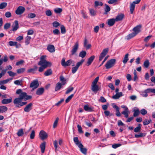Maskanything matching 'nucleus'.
<instances>
[{
	"mask_svg": "<svg viewBox=\"0 0 155 155\" xmlns=\"http://www.w3.org/2000/svg\"><path fill=\"white\" fill-rule=\"evenodd\" d=\"M46 57V55L41 56L40 58V61L38 63L39 65L41 66L38 69V71L40 72H42L48 67H50L52 65L51 62L47 61L45 60Z\"/></svg>",
	"mask_w": 155,
	"mask_h": 155,
	"instance_id": "nucleus-1",
	"label": "nucleus"
},
{
	"mask_svg": "<svg viewBox=\"0 0 155 155\" xmlns=\"http://www.w3.org/2000/svg\"><path fill=\"white\" fill-rule=\"evenodd\" d=\"M98 80L99 77H97L92 83L91 89L93 92H97L99 90V86L97 84Z\"/></svg>",
	"mask_w": 155,
	"mask_h": 155,
	"instance_id": "nucleus-2",
	"label": "nucleus"
},
{
	"mask_svg": "<svg viewBox=\"0 0 155 155\" xmlns=\"http://www.w3.org/2000/svg\"><path fill=\"white\" fill-rule=\"evenodd\" d=\"M116 60L114 59H110L107 61L105 65V67L107 69H108L112 67L115 64Z\"/></svg>",
	"mask_w": 155,
	"mask_h": 155,
	"instance_id": "nucleus-3",
	"label": "nucleus"
},
{
	"mask_svg": "<svg viewBox=\"0 0 155 155\" xmlns=\"http://www.w3.org/2000/svg\"><path fill=\"white\" fill-rule=\"evenodd\" d=\"M19 97L21 100L24 99L26 101L31 99L32 98V96L30 95H27V93L25 92H22L19 95Z\"/></svg>",
	"mask_w": 155,
	"mask_h": 155,
	"instance_id": "nucleus-4",
	"label": "nucleus"
},
{
	"mask_svg": "<svg viewBox=\"0 0 155 155\" xmlns=\"http://www.w3.org/2000/svg\"><path fill=\"white\" fill-rule=\"evenodd\" d=\"M140 0H136L131 3L130 6V11L131 14L133 13L135 7V4H138L140 2Z\"/></svg>",
	"mask_w": 155,
	"mask_h": 155,
	"instance_id": "nucleus-5",
	"label": "nucleus"
},
{
	"mask_svg": "<svg viewBox=\"0 0 155 155\" xmlns=\"http://www.w3.org/2000/svg\"><path fill=\"white\" fill-rule=\"evenodd\" d=\"M73 61L71 60H68L66 62L65 61V59L63 58L62 59L61 61V64L64 67L67 66H69L71 64Z\"/></svg>",
	"mask_w": 155,
	"mask_h": 155,
	"instance_id": "nucleus-6",
	"label": "nucleus"
},
{
	"mask_svg": "<svg viewBox=\"0 0 155 155\" xmlns=\"http://www.w3.org/2000/svg\"><path fill=\"white\" fill-rule=\"evenodd\" d=\"M108 50L109 49L108 48H106L103 50L99 56V60L100 61H101L103 59V58L107 53Z\"/></svg>",
	"mask_w": 155,
	"mask_h": 155,
	"instance_id": "nucleus-7",
	"label": "nucleus"
},
{
	"mask_svg": "<svg viewBox=\"0 0 155 155\" xmlns=\"http://www.w3.org/2000/svg\"><path fill=\"white\" fill-rule=\"evenodd\" d=\"M25 8L21 6H19L15 11V13L18 15H20L24 13L25 11Z\"/></svg>",
	"mask_w": 155,
	"mask_h": 155,
	"instance_id": "nucleus-8",
	"label": "nucleus"
},
{
	"mask_svg": "<svg viewBox=\"0 0 155 155\" xmlns=\"http://www.w3.org/2000/svg\"><path fill=\"white\" fill-rule=\"evenodd\" d=\"M39 86V83L37 80L33 81L30 84V87L33 89L37 88Z\"/></svg>",
	"mask_w": 155,
	"mask_h": 155,
	"instance_id": "nucleus-9",
	"label": "nucleus"
},
{
	"mask_svg": "<svg viewBox=\"0 0 155 155\" xmlns=\"http://www.w3.org/2000/svg\"><path fill=\"white\" fill-rule=\"evenodd\" d=\"M79 47V44L78 42H76L75 45L73 46L72 49L71 51V54L72 55H73L75 54V53L77 51Z\"/></svg>",
	"mask_w": 155,
	"mask_h": 155,
	"instance_id": "nucleus-10",
	"label": "nucleus"
},
{
	"mask_svg": "<svg viewBox=\"0 0 155 155\" xmlns=\"http://www.w3.org/2000/svg\"><path fill=\"white\" fill-rule=\"evenodd\" d=\"M39 135L40 138L42 140H44L48 137L47 134L43 130L41 131Z\"/></svg>",
	"mask_w": 155,
	"mask_h": 155,
	"instance_id": "nucleus-11",
	"label": "nucleus"
},
{
	"mask_svg": "<svg viewBox=\"0 0 155 155\" xmlns=\"http://www.w3.org/2000/svg\"><path fill=\"white\" fill-rule=\"evenodd\" d=\"M32 103H31L27 105L24 109V110L25 112H30L32 108Z\"/></svg>",
	"mask_w": 155,
	"mask_h": 155,
	"instance_id": "nucleus-12",
	"label": "nucleus"
},
{
	"mask_svg": "<svg viewBox=\"0 0 155 155\" xmlns=\"http://www.w3.org/2000/svg\"><path fill=\"white\" fill-rule=\"evenodd\" d=\"M78 147L80 148V151L84 154L86 155L87 153V149L86 148L84 147V146L82 143H80L78 145Z\"/></svg>",
	"mask_w": 155,
	"mask_h": 155,
	"instance_id": "nucleus-13",
	"label": "nucleus"
},
{
	"mask_svg": "<svg viewBox=\"0 0 155 155\" xmlns=\"http://www.w3.org/2000/svg\"><path fill=\"white\" fill-rule=\"evenodd\" d=\"M141 28V25H138L133 28V30L134 31V32L136 35L140 32Z\"/></svg>",
	"mask_w": 155,
	"mask_h": 155,
	"instance_id": "nucleus-14",
	"label": "nucleus"
},
{
	"mask_svg": "<svg viewBox=\"0 0 155 155\" xmlns=\"http://www.w3.org/2000/svg\"><path fill=\"white\" fill-rule=\"evenodd\" d=\"M12 98L10 97L8 99H4L1 101V103L3 104H7L11 103L12 101Z\"/></svg>",
	"mask_w": 155,
	"mask_h": 155,
	"instance_id": "nucleus-15",
	"label": "nucleus"
},
{
	"mask_svg": "<svg viewBox=\"0 0 155 155\" xmlns=\"http://www.w3.org/2000/svg\"><path fill=\"white\" fill-rule=\"evenodd\" d=\"M12 30L13 31H16L19 28V25H18V21L16 20L15 21L14 23L13 24V25L12 26Z\"/></svg>",
	"mask_w": 155,
	"mask_h": 155,
	"instance_id": "nucleus-16",
	"label": "nucleus"
},
{
	"mask_svg": "<svg viewBox=\"0 0 155 155\" xmlns=\"http://www.w3.org/2000/svg\"><path fill=\"white\" fill-rule=\"evenodd\" d=\"M116 20L115 18H111L107 20V24L110 26H113L115 23Z\"/></svg>",
	"mask_w": 155,
	"mask_h": 155,
	"instance_id": "nucleus-17",
	"label": "nucleus"
},
{
	"mask_svg": "<svg viewBox=\"0 0 155 155\" xmlns=\"http://www.w3.org/2000/svg\"><path fill=\"white\" fill-rule=\"evenodd\" d=\"M123 96V93L122 92L117 93L116 94L113 95L112 97V98L114 99H119L120 97Z\"/></svg>",
	"mask_w": 155,
	"mask_h": 155,
	"instance_id": "nucleus-18",
	"label": "nucleus"
},
{
	"mask_svg": "<svg viewBox=\"0 0 155 155\" xmlns=\"http://www.w3.org/2000/svg\"><path fill=\"white\" fill-rule=\"evenodd\" d=\"M44 91V88L43 87H40L38 89L36 92V94L37 95H41L43 94Z\"/></svg>",
	"mask_w": 155,
	"mask_h": 155,
	"instance_id": "nucleus-19",
	"label": "nucleus"
},
{
	"mask_svg": "<svg viewBox=\"0 0 155 155\" xmlns=\"http://www.w3.org/2000/svg\"><path fill=\"white\" fill-rule=\"evenodd\" d=\"M47 50L50 52H54L55 51V49L54 46L53 45H48L47 47Z\"/></svg>",
	"mask_w": 155,
	"mask_h": 155,
	"instance_id": "nucleus-20",
	"label": "nucleus"
},
{
	"mask_svg": "<svg viewBox=\"0 0 155 155\" xmlns=\"http://www.w3.org/2000/svg\"><path fill=\"white\" fill-rule=\"evenodd\" d=\"M113 107L116 109V115L117 117H120L121 114L120 112L119 108L116 105L113 106Z\"/></svg>",
	"mask_w": 155,
	"mask_h": 155,
	"instance_id": "nucleus-21",
	"label": "nucleus"
},
{
	"mask_svg": "<svg viewBox=\"0 0 155 155\" xmlns=\"http://www.w3.org/2000/svg\"><path fill=\"white\" fill-rule=\"evenodd\" d=\"M124 17V14H121L117 15L115 19L116 21H117L122 20Z\"/></svg>",
	"mask_w": 155,
	"mask_h": 155,
	"instance_id": "nucleus-22",
	"label": "nucleus"
},
{
	"mask_svg": "<svg viewBox=\"0 0 155 155\" xmlns=\"http://www.w3.org/2000/svg\"><path fill=\"white\" fill-rule=\"evenodd\" d=\"M95 57L94 55H92L88 59L87 61V66H88L91 64L94 60V59Z\"/></svg>",
	"mask_w": 155,
	"mask_h": 155,
	"instance_id": "nucleus-23",
	"label": "nucleus"
},
{
	"mask_svg": "<svg viewBox=\"0 0 155 155\" xmlns=\"http://www.w3.org/2000/svg\"><path fill=\"white\" fill-rule=\"evenodd\" d=\"M134 112L133 114V116L134 117H136L139 115L140 114V111L138 108L136 107L135 109L133 110Z\"/></svg>",
	"mask_w": 155,
	"mask_h": 155,
	"instance_id": "nucleus-24",
	"label": "nucleus"
},
{
	"mask_svg": "<svg viewBox=\"0 0 155 155\" xmlns=\"http://www.w3.org/2000/svg\"><path fill=\"white\" fill-rule=\"evenodd\" d=\"M21 101L22 100L18 97L16 98L13 101V103L15 104H17V106L19 107V105Z\"/></svg>",
	"mask_w": 155,
	"mask_h": 155,
	"instance_id": "nucleus-25",
	"label": "nucleus"
},
{
	"mask_svg": "<svg viewBox=\"0 0 155 155\" xmlns=\"http://www.w3.org/2000/svg\"><path fill=\"white\" fill-rule=\"evenodd\" d=\"M46 143L45 142H44L40 145V147L41 149V152L42 153H43L45 150V148Z\"/></svg>",
	"mask_w": 155,
	"mask_h": 155,
	"instance_id": "nucleus-26",
	"label": "nucleus"
},
{
	"mask_svg": "<svg viewBox=\"0 0 155 155\" xmlns=\"http://www.w3.org/2000/svg\"><path fill=\"white\" fill-rule=\"evenodd\" d=\"M8 110V108L4 106H0V113H3L6 111Z\"/></svg>",
	"mask_w": 155,
	"mask_h": 155,
	"instance_id": "nucleus-27",
	"label": "nucleus"
},
{
	"mask_svg": "<svg viewBox=\"0 0 155 155\" xmlns=\"http://www.w3.org/2000/svg\"><path fill=\"white\" fill-rule=\"evenodd\" d=\"M105 8L104 9V14L105 15H107V12H109L110 10V7L107 5L105 4L104 5Z\"/></svg>",
	"mask_w": 155,
	"mask_h": 155,
	"instance_id": "nucleus-28",
	"label": "nucleus"
},
{
	"mask_svg": "<svg viewBox=\"0 0 155 155\" xmlns=\"http://www.w3.org/2000/svg\"><path fill=\"white\" fill-rule=\"evenodd\" d=\"M60 81L61 82V84L63 85L65 84L66 83V79L64 78L63 76L62 75H61L60 77Z\"/></svg>",
	"mask_w": 155,
	"mask_h": 155,
	"instance_id": "nucleus-29",
	"label": "nucleus"
},
{
	"mask_svg": "<svg viewBox=\"0 0 155 155\" xmlns=\"http://www.w3.org/2000/svg\"><path fill=\"white\" fill-rule=\"evenodd\" d=\"M129 55V54L128 53L126 54L125 55V56L124 57V58H123V59L122 61V62L124 64H126L127 63V61H128V60H129V58H128Z\"/></svg>",
	"mask_w": 155,
	"mask_h": 155,
	"instance_id": "nucleus-30",
	"label": "nucleus"
},
{
	"mask_svg": "<svg viewBox=\"0 0 155 155\" xmlns=\"http://www.w3.org/2000/svg\"><path fill=\"white\" fill-rule=\"evenodd\" d=\"M62 84L60 82L58 83L56 85L55 91H57L59 90L62 86Z\"/></svg>",
	"mask_w": 155,
	"mask_h": 155,
	"instance_id": "nucleus-31",
	"label": "nucleus"
},
{
	"mask_svg": "<svg viewBox=\"0 0 155 155\" xmlns=\"http://www.w3.org/2000/svg\"><path fill=\"white\" fill-rule=\"evenodd\" d=\"M146 135L145 133H140L138 134H135L134 135V137L135 138H139L143 137H145Z\"/></svg>",
	"mask_w": 155,
	"mask_h": 155,
	"instance_id": "nucleus-32",
	"label": "nucleus"
},
{
	"mask_svg": "<svg viewBox=\"0 0 155 155\" xmlns=\"http://www.w3.org/2000/svg\"><path fill=\"white\" fill-rule=\"evenodd\" d=\"M12 78L8 79L6 80L0 81V85L7 83L10 80L12 79Z\"/></svg>",
	"mask_w": 155,
	"mask_h": 155,
	"instance_id": "nucleus-33",
	"label": "nucleus"
},
{
	"mask_svg": "<svg viewBox=\"0 0 155 155\" xmlns=\"http://www.w3.org/2000/svg\"><path fill=\"white\" fill-rule=\"evenodd\" d=\"M141 129V124H139L138 126L134 128V131L135 133H137L140 131Z\"/></svg>",
	"mask_w": 155,
	"mask_h": 155,
	"instance_id": "nucleus-34",
	"label": "nucleus"
},
{
	"mask_svg": "<svg viewBox=\"0 0 155 155\" xmlns=\"http://www.w3.org/2000/svg\"><path fill=\"white\" fill-rule=\"evenodd\" d=\"M52 72L51 70V69H49L45 72L44 74L45 76H48L51 75Z\"/></svg>",
	"mask_w": 155,
	"mask_h": 155,
	"instance_id": "nucleus-35",
	"label": "nucleus"
},
{
	"mask_svg": "<svg viewBox=\"0 0 155 155\" xmlns=\"http://www.w3.org/2000/svg\"><path fill=\"white\" fill-rule=\"evenodd\" d=\"M129 110H124L123 111L122 113L121 114H124V117L126 118H127L129 116Z\"/></svg>",
	"mask_w": 155,
	"mask_h": 155,
	"instance_id": "nucleus-36",
	"label": "nucleus"
},
{
	"mask_svg": "<svg viewBox=\"0 0 155 155\" xmlns=\"http://www.w3.org/2000/svg\"><path fill=\"white\" fill-rule=\"evenodd\" d=\"M84 109L86 111L91 112L93 111V109L92 108L86 105L84 106Z\"/></svg>",
	"mask_w": 155,
	"mask_h": 155,
	"instance_id": "nucleus-37",
	"label": "nucleus"
},
{
	"mask_svg": "<svg viewBox=\"0 0 155 155\" xmlns=\"http://www.w3.org/2000/svg\"><path fill=\"white\" fill-rule=\"evenodd\" d=\"M86 54V52L85 51H81L79 54V56L81 57L82 58H84Z\"/></svg>",
	"mask_w": 155,
	"mask_h": 155,
	"instance_id": "nucleus-38",
	"label": "nucleus"
},
{
	"mask_svg": "<svg viewBox=\"0 0 155 155\" xmlns=\"http://www.w3.org/2000/svg\"><path fill=\"white\" fill-rule=\"evenodd\" d=\"M103 5V3L101 2L96 1L94 2V6L95 7L98 6H102Z\"/></svg>",
	"mask_w": 155,
	"mask_h": 155,
	"instance_id": "nucleus-39",
	"label": "nucleus"
},
{
	"mask_svg": "<svg viewBox=\"0 0 155 155\" xmlns=\"http://www.w3.org/2000/svg\"><path fill=\"white\" fill-rule=\"evenodd\" d=\"M24 131L22 129H19L17 133V134L18 136H22L24 134Z\"/></svg>",
	"mask_w": 155,
	"mask_h": 155,
	"instance_id": "nucleus-40",
	"label": "nucleus"
},
{
	"mask_svg": "<svg viewBox=\"0 0 155 155\" xmlns=\"http://www.w3.org/2000/svg\"><path fill=\"white\" fill-rule=\"evenodd\" d=\"M7 4L6 2H4L0 4V9H2L5 8L7 6Z\"/></svg>",
	"mask_w": 155,
	"mask_h": 155,
	"instance_id": "nucleus-41",
	"label": "nucleus"
},
{
	"mask_svg": "<svg viewBox=\"0 0 155 155\" xmlns=\"http://www.w3.org/2000/svg\"><path fill=\"white\" fill-rule=\"evenodd\" d=\"M136 35V34L133 32L127 36V39H130L131 38L134 37Z\"/></svg>",
	"mask_w": 155,
	"mask_h": 155,
	"instance_id": "nucleus-42",
	"label": "nucleus"
},
{
	"mask_svg": "<svg viewBox=\"0 0 155 155\" xmlns=\"http://www.w3.org/2000/svg\"><path fill=\"white\" fill-rule=\"evenodd\" d=\"M151 121V119L148 120L147 119H145L143 121V124L144 125H147L149 124Z\"/></svg>",
	"mask_w": 155,
	"mask_h": 155,
	"instance_id": "nucleus-43",
	"label": "nucleus"
},
{
	"mask_svg": "<svg viewBox=\"0 0 155 155\" xmlns=\"http://www.w3.org/2000/svg\"><path fill=\"white\" fill-rule=\"evenodd\" d=\"M74 141L75 144L78 146V145H79L80 143H81L79 142L78 138L77 137H74Z\"/></svg>",
	"mask_w": 155,
	"mask_h": 155,
	"instance_id": "nucleus-44",
	"label": "nucleus"
},
{
	"mask_svg": "<svg viewBox=\"0 0 155 155\" xmlns=\"http://www.w3.org/2000/svg\"><path fill=\"white\" fill-rule=\"evenodd\" d=\"M150 65V62L148 60H147L144 61L143 65L145 68H148Z\"/></svg>",
	"mask_w": 155,
	"mask_h": 155,
	"instance_id": "nucleus-45",
	"label": "nucleus"
},
{
	"mask_svg": "<svg viewBox=\"0 0 155 155\" xmlns=\"http://www.w3.org/2000/svg\"><path fill=\"white\" fill-rule=\"evenodd\" d=\"M89 10L91 16H94L96 15V12L93 9L90 8L89 9Z\"/></svg>",
	"mask_w": 155,
	"mask_h": 155,
	"instance_id": "nucleus-46",
	"label": "nucleus"
},
{
	"mask_svg": "<svg viewBox=\"0 0 155 155\" xmlns=\"http://www.w3.org/2000/svg\"><path fill=\"white\" fill-rule=\"evenodd\" d=\"M31 38V37L29 36H27L26 37L25 43L26 45H28L29 43Z\"/></svg>",
	"mask_w": 155,
	"mask_h": 155,
	"instance_id": "nucleus-47",
	"label": "nucleus"
},
{
	"mask_svg": "<svg viewBox=\"0 0 155 155\" xmlns=\"http://www.w3.org/2000/svg\"><path fill=\"white\" fill-rule=\"evenodd\" d=\"M84 61V59H82L80 61L78 62L76 65V66L78 68L79 67L82 65Z\"/></svg>",
	"mask_w": 155,
	"mask_h": 155,
	"instance_id": "nucleus-48",
	"label": "nucleus"
},
{
	"mask_svg": "<svg viewBox=\"0 0 155 155\" xmlns=\"http://www.w3.org/2000/svg\"><path fill=\"white\" fill-rule=\"evenodd\" d=\"M7 73L10 77H14L16 75V73L12 71H8L7 72Z\"/></svg>",
	"mask_w": 155,
	"mask_h": 155,
	"instance_id": "nucleus-49",
	"label": "nucleus"
},
{
	"mask_svg": "<svg viewBox=\"0 0 155 155\" xmlns=\"http://www.w3.org/2000/svg\"><path fill=\"white\" fill-rule=\"evenodd\" d=\"M62 9L60 8H55L54 10V12L56 13H60L62 12Z\"/></svg>",
	"mask_w": 155,
	"mask_h": 155,
	"instance_id": "nucleus-50",
	"label": "nucleus"
},
{
	"mask_svg": "<svg viewBox=\"0 0 155 155\" xmlns=\"http://www.w3.org/2000/svg\"><path fill=\"white\" fill-rule=\"evenodd\" d=\"M58 120L59 118L58 117H57L54 121L53 127L54 128H55L57 126Z\"/></svg>",
	"mask_w": 155,
	"mask_h": 155,
	"instance_id": "nucleus-51",
	"label": "nucleus"
},
{
	"mask_svg": "<svg viewBox=\"0 0 155 155\" xmlns=\"http://www.w3.org/2000/svg\"><path fill=\"white\" fill-rule=\"evenodd\" d=\"M74 94H71L70 96H68V98L65 100V102L66 103H67L69 102L70 100L72 99V97L74 96Z\"/></svg>",
	"mask_w": 155,
	"mask_h": 155,
	"instance_id": "nucleus-52",
	"label": "nucleus"
},
{
	"mask_svg": "<svg viewBox=\"0 0 155 155\" xmlns=\"http://www.w3.org/2000/svg\"><path fill=\"white\" fill-rule=\"evenodd\" d=\"M74 89V88L72 87H68L67 88V90L65 93V94H68L71 92Z\"/></svg>",
	"mask_w": 155,
	"mask_h": 155,
	"instance_id": "nucleus-53",
	"label": "nucleus"
},
{
	"mask_svg": "<svg viewBox=\"0 0 155 155\" xmlns=\"http://www.w3.org/2000/svg\"><path fill=\"white\" fill-rule=\"evenodd\" d=\"M22 80H17L14 81V83L17 85H22Z\"/></svg>",
	"mask_w": 155,
	"mask_h": 155,
	"instance_id": "nucleus-54",
	"label": "nucleus"
},
{
	"mask_svg": "<svg viewBox=\"0 0 155 155\" xmlns=\"http://www.w3.org/2000/svg\"><path fill=\"white\" fill-rule=\"evenodd\" d=\"M78 130L79 133L83 134L84 132L82 130V128L81 125L78 124L77 126Z\"/></svg>",
	"mask_w": 155,
	"mask_h": 155,
	"instance_id": "nucleus-55",
	"label": "nucleus"
},
{
	"mask_svg": "<svg viewBox=\"0 0 155 155\" xmlns=\"http://www.w3.org/2000/svg\"><path fill=\"white\" fill-rule=\"evenodd\" d=\"M37 68V67L36 66H35L34 68H31L30 69H28V70L27 72L28 73H31L34 72V71L36 70Z\"/></svg>",
	"mask_w": 155,
	"mask_h": 155,
	"instance_id": "nucleus-56",
	"label": "nucleus"
},
{
	"mask_svg": "<svg viewBox=\"0 0 155 155\" xmlns=\"http://www.w3.org/2000/svg\"><path fill=\"white\" fill-rule=\"evenodd\" d=\"M25 71V69L24 68H21L17 70V73L18 74H21L23 73Z\"/></svg>",
	"mask_w": 155,
	"mask_h": 155,
	"instance_id": "nucleus-57",
	"label": "nucleus"
},
{
	"mask_svg": "<svg viewBox=\"0 0 155 155\" xmlns=\"http://www.w3.org/2000/svg\"><path fill=\"white\" fill-rule=\"evenodd\" d=\"M140 112L142 115H145L147 114V112L145 109H142L140 110Z\"/></svg>",
	"mask_w": 155,
	"mask_h": 155,
	"instance_id": "nucleus-58",
	"label": "nucleus"
},
{
	"mask_svg": "<svg viewBox=\"0 0 155 155\" xmlns=\"http://www.w3.org/2000/svg\"><path fill=\"white\" fill-rule=\"evenodd\" d=\"M36 15L34 13H30L28 14L27 17L28 18H33L35 17Z\"/></svg>",
	"mask_w": 155,
	"mask_h": 155,
	"instance_id": "nucleus-59",
	"label": "nucleus"
},
{
	"mask_svg": "<svg viewBox=\"0 0 155 155\" xmlns=\"http://www.w3.org/2000/svg\"><path fill=\"white\" fill-rule=\"evenodd\" d=\"M17 42L15 41H10L9 42V45L10 46H14L17 45Z\"/></svg>",
	"mask_w": 155,
	"mask_h": 155,
	"instance_id": "nucleus-60",
	"label": "nucleus"
},
{
	"mask_svg": "<svg viewBox=\"0 0 155 155\" xmlns=\"http://www.w3.org/2000/svg\"><path fill=\"white\" fill-rule=\"evenodd\" d=\"M61 32L62 34H64L66 32V30L65 27L63 25H61Z\"/></svg>",
	"mask_w": 155,
	"mask_h": 155,
	"instance_id": "nucleus-61",
	"label": "nucleus"
},
{
	"mask_svg": "<svg viewBox=\"0 0 155 155\" xmlns=\"http://www.w3.org/2000/svg\"><path fill=\"white\" fill-rule=\"evenodd\" d=\"M35 137V132L34 130H32L30 135V138L31 139H33Z\"/></svg>",
	"mask_w": 155,
	"mask_h": 155,
	"instance_id": "nucleus-62",
	"label": "nucleus"
},
{
	"mask_svg": "<svg viewBox=\"0 0 155 155\" xmlns=\"http://www.w3.org/2000/svg\"><path fill=\"white\" fill-rule=\"evenodd\" d=\"M8 96V95L7 94H2L1 93H0V97H1L3 99L7 98Z\"/></svg>",
	"mask_w": 155,
	"mask_h": 155,
	"instance_id": "nucleus-63",
	"label": "nucleus"
},
{
	"mask_svg": "<svg viewBox=\"0 0 155 155\" xmlns=\"http://www.w3.org/2000/svg\"><path fill=\"white\" fill-rule=\"evenodd\" d=\"M11 24L10 23H7L4 25V28L5 29H7L10 27Z\"/></svg>",
	"mask_w": 155,
	"mask_h": 155,
	"instance_id": "nucleus-64",
	"label": "nucleus"
}]
</instances>
